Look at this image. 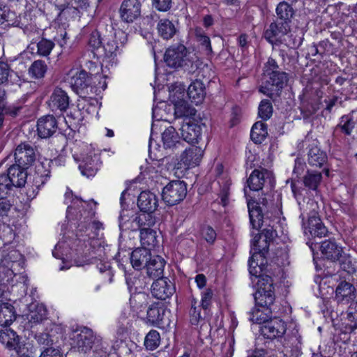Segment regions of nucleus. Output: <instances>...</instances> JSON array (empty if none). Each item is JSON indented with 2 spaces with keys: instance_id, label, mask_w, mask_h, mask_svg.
I'll return each mask as SVG.
<instances>
[{
  "instance_id": "obj_61",
  "label": "nucleus",
  "mask_w": 357,
  "mask_h": 357,
  "mask_svg": "<svg viewBox=\"0 0 357 357\" xmlns=\"http://www.w3.org/2000/svg\"><path fill=\"white\" fill-rule=\"evenodd\" d=\"M202 235L204 240L210 245H213L217 238L216 231L210 225L204 226L202 227Z\"/></svg>"
},
{
  "instance_id": "obj_17",
  "label": "nucleus",
  "mask_w": 357,
  "mask_h": 357,
  "mask_svg": "<svg viewBox=\"0 0 357 357\" xmlns=\"http://www.w3.org/2000/svg\"><path fill=\"white\" fill-rule=\"evenodd\" d=\"M151 291L153 297L165 300L174 294L175 286L168 278L160 277L153 282Z\"/></svg>"
},
{
  "instance_id": "obj_46",
  "label": "nucleus",
  "mask_w": 357,
  "mask_h": 357,
  "mask_svg": "<svg viewBox=\"0 0 357 357\" xmlns=\"http://www.w3.org/2000/svg\"><path fill=\"white\" fill-rule=\"evenodd\" d=\"M267 136V126L265 123L257 121L252 126L250 137L255 144H261Z\"/></svg>"
},
{
  "instance_id": "obj_13",
  "label": "nucleus",
  "mask_w": 357,
  "mask_h": 357,
  "mask_svg": "<svg viewBox=\"0 0 357 357\" xmlns=\"http://www.w3.org/2000/svg\"><path fill=\"white\" fill-rule=\"evenodd\" d=\"M15 162L29 168L37 158V149L29 142H21L18 144L14 153Z\"/></svg>"
},
{
  "instance_id": "obj_62",
  "label": "nucleus",
  "mask_w": 357,
  "mask_h": 357,
  "mask_svg": "<svg viewBox=\"0 0 357 357\" xmlns=\"http://www.w3.org/2000/svg\"><path fill=\"white\" fill-rule=\"evenodd\" d=\"M13 189L6 174L0 175V197H6Z\"/></svg>"
},
{
  "instance_id": "obj_29",
  "label": "nucleus",
  "mask_w": 357,
  "mask_h": 357,
  "mask_svg": "<svg viewBox=\"0 0 357 357\" xmlns=\"http://www.w3.org/2000/svg\"><path fill=\"white\" fill-rule=\"evenodd\" d=\"M357 121V110H352L348 114L343 115L338 124L335 127L334 133H341L344 136H350Z\"/></svg>"
},
{
  "instance_id": "obj_41",
  "label": "nucleus",
  "mask_w": 357,
  "mask_h": 357,
  "mask_svg": "<svg viewBox=\"0 0 357 357\" xmlns=\"http://www.w3.org/2000/svg\"><path fill=\"white\" fill-rule=\"evenodd\" d=\"M20 79L17 73L11 70L9 65L0 61V85L20 84Z\"/></svg>"
},
{
  "instance_id": "obj_19",
  "label": "nucleus",
  "mask_w": 357,
  "mask_h": 357,
  "mask_svg": "<svg viewBox=\"0 0 357 357\" xmlns=\"http://www.w3.org/2000/svg\"><path fill=\"white\" fill-rule=\"evenodd\" d=\"M141 7L139 0H123L119 8L121 20L126 23H132L141 15Z\"/></svg>"
},
{
  "instance_id": "obj_45",
  "label": "nucleus",
  "mask_w": 357,
  "mask_h": 357,
  "mask_svg": "<svg viewBox=\"0 0 357 357\" xmlns=\"http://www.w3.org/2000/svg\"><path fill=\"white\" fill-rule=\"evenodd\" d=\"M48 70L45 61L38 59L34 61L28 69V73L31 78L40 79L45 77Z\"/></svg>"
},
{
  "instance_id": "obj_18",
  "label": "nucleus",
  "mask_w": 357,
  "mask_h": 357,
  "mask_svg": "<svg viewBox=\"0 0 357 357\" xmlns=\"http://www.w3.org/2000/svg\"><path fill=\"white\" fill-rule=\"evenodd\" d=\"M180 130L183 140L189 144H197L201 139L202 126L190 118L184 119Z\"/></svg>"
},
{
  "instance_id": "obj_31",
  "label": "nucleus",
  "mask_w": 357,
  "mask_h": 357,
  "mask_svg": "<svg viewBox=\"0 0 357 357\" xmlns=\"http://www.w3.org/2000/svg\"><path fill=\"white\" fill-rule=\"evenodd\" d=\"M101 162L97 154L87 155L79 165V169L82 175L87 177L93 176L97 173Z\"/></svg>"
},
{
  "instance_id": "obj_35",
  "label": "nucleus",
  "mask_w": 357,
  "mask_h": 357,
  "mask_svg": "<svg viewBox=\"0 0 357 357\" xmlns=\"http://www.w3.org/2000/svg\"><path fill=\"white\" fill-rule=\"evenodd\" d=\"M356 288L350 282L342 281L335 289V298L337 302L348 303L356 298Z\"/></svg>"
},
{
  "instance_id": "obj_47",
  "label": "nucleus",
  "mask_w": 357,
  "mask_h": 357,
  "mask_svg": "<svg viewBox=\"0 0 357 357\" xmlns=\"http://www.w3.org/2000/svg\"><path fill=\"white\" fill-rule=\"evenodd\" d=\"M322 175L320 172L315 170H307L303 178V182L307 188L311 190H316L320 184Z\"/></svg>"
},
{
  "instance_id": "obj_30",
  "label": "nucleus",
  "mask_w": 357,
  "mask_h": 357,
  "mask_svg": "<svg viewBox=\"0 0 357 357\" xmlns=\"http://www.w3.org/2000/svg\"><path fill=\"white\" fill-rule=\"evenodd\" d=\"M56 160L45 159L36 166L35 176L33 178L34 185L43 186L50 177V167L54 164L56 165Z\"/></svg>"
},
{
  "instance_id": "obj_60",
  "label": "nucleus",
  "mask_w": 357,
  "mask_h": 357,
  "mask_svg": "<svg viewBox=\"0 0 357 357\" xmlns=\"http://www.w3.org/2000/svg\"><path fill=\"white\" fill-rule=\"evenodd\" d=\"M197 301L193 299L189 310L190 322L192 326H197L203 320L201 316V307L196 306Z\"/></svg>"
},
{
  "instance_id": "obj_2",
  "label": "nucleus",
  "mask_w": 357,
  "mask_h": 357,
  "mask_svg": "<svg viewBox=\"0 0 357 357\" xmlns=\"http://www.w3.org/2000/svg\"><path fill=\"white\" fill-rule=\"evenodd\" d=\"M128 41V35L121 29H115L112 25L104 31L93 29L91 31L88 45L95 54L107 59H113Z\"/></svg>"
},
{
  "instance_id": "obj_21",
  "label": "nucleus",
  "mask_w": 357,
  "mask_h": 357,
  "mask_svg": "<svg viewBox=\"0 0 357 357\" xmlns=\"http://www.w3.org/2000/svg\"><path fill=\"white\" fill-rule=\"evenodd\" d=\"M57 129L58 121L53 114L43 116L37 121L38 135L42 139H47L53 136Z\"/></svg>"
},
{
  "instance_id": "obj_42",
  "label": "nucleus",
  "mask_w": 357,
  "mask_h": 357,
  "mask_svg": "<svg viewBox=\"0 0 357 357\" xmlns=\"http://www.w3.org/2000/svg\"><path fill=\"white\" fill-rule=\"evenodd\" d=\"M17 317L14 306L8 303H3L0 305V326H8L12 324Z\"/></svg>"
},
{
  "instance_id": "obj_50",
  "label": "nucleus",
  "mask_w": 357,
  "mask_h": 357,
  "mask_svg": "<svg viewBox=\"0 0 357 357\" xmlns=\"http://www.w3.org/2000/svg\"><path fill=\"white\" fill-rule=\"evenodd\" d=\"M40 328L31 329V333L37 342L44 347H52L54 340L51 335L46 332L40 331Z\"/></svg>"
},
{
  "instance_id": "obj_22",
  "label": "nucleus",
  "mask_w": 357,
  "mask_h": 357,
  "mask_svg": "<svg viewBox=\"0 0 357 357\" xmlns=\"http://www.w3.org/2000/svg\"><path fill=\"white\" fill-rule=\"evenodd\" d=\"M22 255L17 250H11L4 255L0 262V272L8 276L15 274L17 268L21 264Z\"/></svg>"
},
{
  "instance_id": "obj_43",
  "label": "nucleus",
  "mask_w": 357,
  "mask_h": 357,
  "mask_svg": "<svg viewBox=\"0 0 357 357\" xmlns=\"http://www.w3.org/2000/svg\"><path fill=\"white\" fill-rule=\"evenodd\" d=\"M157 30L158 35L164 40L172 38L177 32L174 24L168 19H161L157 24Z\"/></svg>"
},
{
  "instance_id": "obj_10",
  "label": "nucleus",
  "mask_w": 357,
  "mask_h": 357,
  "mask_svg": "<svg viewBox=\"0 0 357 357\" xmlns=\"http://www.w3.org/2000/svg\"><path fill=\"white\" fill-rule=\"evenodd\" d=\"M187 195V185L183 181L174 180L166 185L162 192V199L167 206H174L182 202Z\"/></svg>"
},
{
  "instance_id": "obj_1",
  "label": "nucleus",
  "mask_w": 357,
  "mask_h": 357,
  "mask_svg": "<svg viewBox=\"0 0 357 357\" xmlns=\"http://www.w3.org/2000/svg\"><path fill=\"white\" fill-rule=\"evenodd\" d=\"M65 202H70L67 208L66 218L69 220L79 221L76 238L73 240L71 248L79 251L82 245L84 248L85 245H88L89 248L92 238L101 242L98 238V231L102 229V224L99 221H92L96 214V208L93 207L92 204L84 202L77 197H73L72 191L66 192ZM93 205L96 206V202L93 201Z\"/></svg>"
},
{
  "instance_id": "obj_6",
  "label": "nucleus",
  "mask_w": 357,
  "mask_h": 357,
  "mask_svg": "<svg viewBox=\"0 0 357 357\" xmlns=\"http://www.w3.org/2000/svg\"><path fill=\"white\" fill-rule=\"evenodd\" d=\"M102 242L98 239L91 238L89 244L85 245V248H79V251H76L77 255H80L83 257V261H79L77 259L75 260L77 266H84V264H96L97 268L99 269L100 273L107 272L109 275H111V266L108 261H106L107 259L105 248L102 246Z\"/></svg>"
},
{
  "instance_id": "obj_34",
  "label": "nucleus",
  "mask_w": 357,
  "mask_h": 357,
  "mask_svg": "<svg viewBox=\"0 0 357 357\" xmlns=\"http://www.w3.org/2000/svg\"><path fill=\"white\" fill-rule=\"evenodd\" d=\"M158 199L150 191H143L138 196L137 206L141 211L154 212L158 206Z\"/></svg>"
},
{
  "instance_id": "obj_5",
  "label": "nucleus",
  "mask_w": 357,
  "mask_h": 357,
  "mask_svg": "<svg viewBox=\"0 0 357 357\" xmlns=\"http://www.w3.org/2000/svg\"><path fill=\"white\" fill-rule=\"evenodd\" d=\"M190 52L183 44H175L168 47L164 54V61L167 66L175 70H182L189 74L195 73L200 61L190 56Z\"/></svg>"
},
{
  "instance_id": "obj_56",
  "label": "nucleus",
  "mask_w": 357,
  "mask_h": 357,
  "mask_svg": "<svg viewBox=\"0 0 357 357\" xmlns=\"http://www.w3.org/2000/svg\"><path fill=\"white\" fill-rule=\"evenodd\" d=\"M78 109H74V111H70L67 114L68 119H66V123L70 127L71 125L79 124L80 121H82L83 116L80 112L81 109H84L85 107V105L84 102H79L77 104Z\"/></svg>"
},
{
  "instance_id": "obj_7",
  "label": "nucleus",
  "mask_w": 357,
  "mask_h": 357,
  "mask_svg": "<svg viewBox=\"0 0 357 357\" xmlns=\"http://www.w3.org/2000/svg\"><path fill=\"white\" fill-rule=\"evenodd\" d=\"M70 84L73 90L84 102L89 101L92 106L98 103L95 98L98 88L92 84V74L84 70H79L71 77Z\"/></svg>"
},
{
  "instance_id": "obj_14",
  "label": "nucleus",
  "mask_w": 357,
  "mask_h": 357,
  "mask_svg": "<svg viewBox=\"0 0 357 357\" xmlns=\"http://www.w3.org/2000/svg\"><path fill=\"white\" fill-rule=\"evenodd\" d=\"M70 98L68 93L61 88L56 87L52 93L47 105L49 109L57 115L58 118L62 116L63 113L69 107Z\"/></svg>"
},
{
  "instance_id": "obj_9",
  "label": "nucleus",
  "mask_w": 357,
  "mask_h": 357,
  "mask_svg": "<svg viewBox=\"0 0 357 357\" xmlns=\"http://www.w3.org/2000/svg\"><path fill=\"white\" fill-rule=\"evenodd\" d=\"M250 222L252 227L259 230L265 222V215L268 201L265 196L259 197L258 200L252 199L247 202Z\"/></svg>"
},
{
  "instance_id": "obj_4",
  "label": "nucleus",
  "mask_w": 357,
  "mask_h": 357,
  "mask_svg": "<svg viewBox=\"0 0 357 357\" xmlns=\"http://www.w3.org/2000/svg\"><path fill=\"white\" fill-rule=\"evenodd\" d=\"M276 236V231L268 225L257 234L251 242V257L248 261L249 272L252 277L257 278V274H263V266L266 261L265 255L268 252L270 241Z\"/></svg>"
},
{
  "instance_id": "obj_33",
  "label": "nucleus",
  "mask_w": 357,
  "mask_h": 357,
  "mask_svg": "<svg viewBox=\"0 0 357 357\" xmlns=\"http://www.w3.org/2000/svg\"><path fill=\"white\" fill-rule=\"evenodd\" d=\"M151 257L150 248H138L131 252L130 262L135 270H141L146 268Z\"/></svg>"
},
{
  "instance_id": "obj_20",
  "label": "nucleus",
  "mask_w": 357,
  "mask_h": 357,
  "mask_svg": "<svg viewBox=\"0 0 357 357\" xmlns=\"http://www.w3.org/2000/svg\"><path fill=\"white\" fill-rule=\"evenodd\" d=\"M300 218H302L303 226L304 227L305 231H306L307 230L312 236L321 238L327 234L328 229L324 226L317 211L313 210L310 212L307 227L305 226L303 215L301 214Z\"/></svg>"
},
{
  "instance_id": "obj_11",
  "label": "nucleus",
  "mask_w": 357,
  "mask_h": 357,
  "mask_svg": "<svg viewBox=\"0 0 357 357\" xmlns=\"http://www.w3.org/2000/svg\"><path fill=\"white\" fill-rule=\"evenodd\" d=\"M274 185L273 172L264 168L254 169L247 179V185L252 191L261 190L264 187L271 190Z\"/></svg>"
},
{
  "instance_id": "obj_54",
  "label": "nucleus",
  "mask_w": 357,
  "mask_h": 357,
  "mask_svg": "<svg viewBox=\"0 0 357 357\" xmlns=\"http://www.w3.org/2000/svg\"><path fill=\"white\" fill-rule=\"evenodd\" d=\"M130 305L134 311L141 310L147 305V295L143 293L132 294L130 298Z\"/></svg>"
},
{
  "instance_id": "obj_28",
  "label": "nucleus",
  "mask_w": 357,
  "mask_h": 357,
  "mask_svg": "<svg viewBox=\"0 0 357 357\" xmlns=\"http://www.w3.org/2000/svg\"><path fill=\"white\" fill-rule=\"evenodd\" d=\"M21 337L10 328L0 331V342L9 350H14L17 354L21 353Z\"/></svg>"
},
{
  "instance_id": "obj_37",
  "label": "nucleus",
  "mask_w": 357,
  "mask_h": 357,
  "mask_svg": "<svg viewBox=\"0 0 357 357\" xmlns=\"http://www.w3.org/2000/svg\"><path fill=\"white\" fill-rule=\"evenodd\" d=\"M320 250L323 256L332 261H336V259H338L343 252L342 248L332 240L323 241L320 245Z\"/></svg>"
},
{
  "instance_id": "obj_26",
  "label": "nucleus",
  "mask_w": 357,
  "mask_h": 357,
  "mask_svg": "<svg viewBox=\"0 0 357 357\" xmlns=\"http://www.w3.org/2000/svg\"><path fill=\"white\" fill-rule=\"evenodd\" d=\"M75 337V342L79 351L86 353L93 348V343L97 336L93 335L91 329L84 327Z\"/></svg>"
},
{
  "instance_id": "obj_23",
  "label": "nucleus",
  "mask_w": 357,
  "mask_h": 357,
  "mask_svg": "<svg viewBox=\"0 0 357 357\" xmlns=\"http://www.w3.org/2000/svg\"><path fill=\"white\" fill-rule=\"evenodd\" d=\"M28 169L22 165H17L15 162L8 169L6 176L8 178L9 183L13 188L24 186L28 176Z\"/></svg>"
},
{
  "instance_id": "obj_59",
  "label": "nucleus",
  "mask_w": 357,
  "mask_h": 357,
  "mask_svg": "<svg viewBox=\"0 0 357 357\" xmlns=\"http://www.w3.org/2000/svg\"><path fill=\"white\" fill-rule=\"evenodd\" d=\"M273 114V107L268 100H262L259 105L258 115L264 121L271 118Z\"/></svg>"
},
{
  "instance_id": "obj_8",
  "label": "nucleus",
  "mask_w": 357,
  "mask_h": 357,
  "mask_svg": "<svg viewBox=\"0 0 357 357\" xmlns=\"http://www.w3.org/2000/svg\"><path fill=\"white\" fill-rule=\"evenodd\" d=\"M267 78L259 88V91L268 96L273 100L279 97L282 89L288 81L285 72H271L265 75Z\"/></svg>"
},
{
  "instance_id": "obj_64",
  "label": "nucleus",
  "mask_w": 357,
  "mask_h": 357,
  "mask_svg": "<svg viewBox=\"0 0 357 357\" xmlns=\"http://www.w3.org/2000/svg\"><path fill=\"white\" fill-rule=\"evenodd\" d=\"M345 324L344 331L346 333H352L357 328V321H356L355 314L350 312H347Z\"/></svg>"
},
{
  "instance_id": "obj_49",
  "label": "nucleus",
  "mask_w": 357,
  "mask_h": 357,
  "mask_svg": "<svg viewBox=\"0 0 357 357\" xmlns=\"http://www.w3.org/2000/svg\"><path fill=\"white\" fill-rule=\"evenodd\" d=\"M153 212L141 211L140 213H135V221L139 224L141 229L151 228L155 224V218Z\"/></svg>"
},
{
  "instance_id": "obj_36",
  "label": "nucleus",
  "mask_w": 357,
  "mask_h": 357,
  "mask_svg": "<svg viewBox=\"0 0 357 357\" xmlns=\"http://www.w3.org/2000/svg\"><path fill=\"white\" fill-rule=\"evenodd\" d=\"M296 0H284L278 3L276 8L277 20L290 24L295 10L292 7L291 3Z\"/></svg>"
},
{
  "instance_id": "obj_39",
  "label": "nucleus",
  "mask_w": 357,
  "mask_h": 357,
  "mask_svg": "<svg viewBox=\"0 0 357 357\" xmlns=\"http://www.w3.org/2000/svg\"><path fill=\"white\" fill-rule=\"evenodd\" d=\"M165 264V261L160 256H152L146 266L149 277L151 278L163 277Z\"/></svg>"
},
{
  "instance_id": "obj_63",
  "label": "nucleus",
  "mask_w": 357,
  "mask_h": 357,
  "mask_svg": "<svg viewBox=\"0 0 357 357\" xmlns=\"http://www.w3.org/2000/svg\"><path fill=\"white\" fill-rule=\"evenodd\" d=\"M213 290L210 288L206 289L202 293V301H201V307L204 310H207L211 304L213 298Z\"/></svg>"
},
{
  "instance_id": "obj_3",
  "label": "nucleus",
  "mask_w": 357,
  "mask_h": 357,
  "mask_svg": "<svg viewBox=\"0 0 357 357\" xmlns=\"http://www.w3.org/2000/svg\"><path fill=\"white\" fill-rule=\"evenodd\" d=\"M258 289L254 294L256 307H261L266 312H261L258 308H255L250 312V319L254 323L261 324L268 321L267 314H271L275 311L273 307L275 300V282L273 278L267 274H257Z\"/></svg>"
},
{
  "instance_id": "obj_38",
  "label": "nucleus",
  "mask_w": 357,
  "mask_h": 357,
  "mask_svg": "<svg viewBox=\"0 0 357 357\" xmlns=\"http://www.w3.org/2000/svg\"><path fill=\"white\" fill-rule=\"evenodd\" d=\"M163 146L167 149H176L182 145L178 132L173 126L167 128L162 134Z\"/></svg>"
},
{
  "instance_id": "obj_58",
  "label": "nucleus",
  "mask_w": 357,
  "mask_h": 357,
  "mask_svg": "<svg viewBox=\"0 0 357 357\" xmlns=\"http://www.w3.org/2000/svg\"><path fill=\"white\" fill-rule=\"evenodd\" d=\"M54 43L50 40L42 38L37 43V54L42 56H48L54 47Z\"/></svg>"
},
{
  "instance_id": "obj_15",
  "label": "nucleus",
  "mask_w": 357,
  "mask_h": 357,
  "mask_svg": "<svg viewBox=\"0 0 357 357\" xmlns=\"http://www.w3.org/2000/svg\"><path fill=\"white\" fill-rule=\"evenodd\" d=\"M304 146L309 149L307 161L310 166L321 168L326 164L328 158L327 155L317 146L314 141L305 138L298 144L299 149L304 148Z\"/></svg>"
},
{
  "instance_id": "obj_12",
  "label": "nucleus",
  "mask_w": 357,
  "mask_h": 357,
  "mask_svg": "<svg viewBox=\"0 0 357 357\" xmlns=\"http://www.w3.org/2000/svg\"><path fill=\"white\" fill-rule=\"evenodd\" d=\"M262 337H259L257 342L264 341L265 349H268V344L277 337H282L286 332L285 323L281 319H274L268 321L260 329Z\"/></svg>"
},
{
  "instance_id": "obj_51",
  "label": "nucleus",
  "mask_w": 357,
  "mask_h": 357,
  "mask_svg": "<svg viewBox=\"0 0 357 357\" xmlns=\"http://www.w3.org/2000/svg\"><path fill=\"white\" fill-rule=\"evenodd\" d=\"M93 354L91 357H107L108 355V344L102 340L100 336H97L93 343Z\"/></svg>"
},
{
  "instance_id": "obj_48",
  "label": "nucleus",
  "mask_w": 357,
  "mask_h": 357,
  "mask_svg": "<svg viewBox=\"0 0 357 357\" xmlns=\"http://www.w3.org/2000/svg\"><path fill=\"white\" fill-rule=\"evenodd\" d=\"M140 240L142 248L155 247L157 244L156 231L151 228L141 229Z\"/></svg>"
},
{
  "instance_id": "obj_57",
  "label": "nucleus",
  "mask_w": 357,
  "mask_h": 357,
  "mask_svg": "<svg viewBox=\"0 0 357 357\" xmlns=\"http://www.w3.org/2000/svg\"><path fill=\"white\" fill-rule=\"evenodd\" d=\"M160 341L159 333L155 330H151L145 337L144 345L147 349L153 350L159 345Z\"/></svg>"
},
{
  "instance_id": "obj_44",
  "label": "nucleus",
  "mask_w": 357,
  "mask_h": 357,
  "mask_svg": "<svg viewBox=\"0 0 357 357\" xmlns=\"http://www.w3.org/2000/svg\"><path fill=\"white\" fill-rule=\"evenodd\" d=\"M174 114L176 117L185 119L196 114L195 109L186 100L178 99L174 103Z\"/></svg>"
},
{
  "instance_id": "obj_52",
  "label": "nucleus",
  "mask_w": 357,
  "mask_h": 357,
  "mask_svg": "<svg viewBox=\"0 0 357 357\" xmlns=\"http://www.w3.org/2000/svg\"><path fill=\"white\" fill-rule=\"evenodd\" d=\"M195 37L197 41L201 45L202 49L205 52L206 54H212L213 50L211 45V40L204 31L202 30V29H196Z\"/></svg>"
},
{
  "instance_id": "obj_25",
  "label": "nucleus",
  "mask_w": 357,
  "mask_h": 357,
  "mask_svg": "<svg viewBox=\"0 0 357 357\" xmlns=\"http://www.w3.org/2000/svg\"><path fill=\"white\" fill-rule=\"evenodd\" d=\"M47 310L43 305L32 304L30 307V312L26 315L29 320L28 325L31 329L40 328L43 329L42 322L47 319Z\"/></svg>"
},
{
  "instance_id": "obj_27",
  "label": "nucleus",
  "mask_w": 357,
  "mask_h": 357,
  "mask_svg": "<svg viewBox=\"0 0 357 357\" xmlns=\"http://www.w3.org/2000/svg\"><path fill=\"white\" fill-rule=\"evenodd\" d=\"M166 310L162 305L159 304L151 305L147 310L146 323L156 327H165L168 324V320L166 321Z\"/></svg>"
},
{
  "instance_id": "obj_53",
  "label": "nucleus",
  "mask_w": 357,
  "mask_h": 357,
  "mask_svg": "<svg viewBox=\"0 0 357 357\" xmlns=\"http://www.w3.org/2000/svg\"><path fill=\"white\" fill-rule=\"evenodd\" d=\"M336 261L339 262L340 268L349 274H353L356 272V267L352 262L351 257L344 252L340 255Z\"/></svg>"
},
{
  "instance_id": "obj_55",
  "label": "nucleus",
  "mask_w": 357,
  "mask_h": 357,
  "mask_svg": "<svg viewBox=\"0 0 357 357\" xmlns=\"http://www.w3.org/2000/svg\"><path fill=\"white\" fill-rule=\"evenodd\" d=\"M319 109V106L315 101L305 100L301 106V112L304 119H308Z\"/></svg>"
},
{
  "instance_id": "obj_40",
  "label": "nucleus",
  "mask_w": 357,
  "mask_h": 357,
  "mask_svg": "<svg viewBox=\"0 0 357 357\" xmlns=\"http://www.w3.org/2000/svg\"><path fill=\"white\" fill-rule=\"evenodd\" d=\"M187 94L192 102L201 103L205 96V86L201 80L196 79L188 88Z\"/></svg>"
},
{
  "instance_id": "obj_16",
  "label": "nucleus",
  "mask_w": 357,
  "mask_h": 357,
  "mask_svg": "<svg viewBox=\"0 0 357 357\" xmlns=\"http://www.w3.org/2000/svg\"><path fill=\"white\" fill-rule=\"evenodd\" d=\"M290 24L279 20L271 23L268 28L264 31L265 39L273 45H279L282 43V37L288 33Z\"/></svg>"
},
{
  "instance_id": "obj_32",
  "label": "nucleus",
  "mask_w": 357,
  "mask_h": 357,
  "mask_svg": "<svg viewBox=\"0 0 357 357\" xmlns=\"http://www.w3.org/2000/svg\"><path fill=\"white\" fill-rule=\"evenodd\" d=\"M204 154V150L196 146H191L183 152L181 162L188 167L197 166L199 164Z\"/></svg>"
},
{
  "instance_id": "obj_24",
  "label": "nucleus",
  "mask_w": 357,
  "mask_h": 357,
  "mask_svg": "<svg viewBox=\"0 0 357 357\" xmlns=\"http://www.w3.org/2000/svg\"><path fill=\"white\" fill-rule=\"evenodd\" d=\"M55 6L59 10L56 20L59 24H65V21L70 18L79 17V10L73 5H70L68 0H56Z\"/></svg>"
}]
</instances>
